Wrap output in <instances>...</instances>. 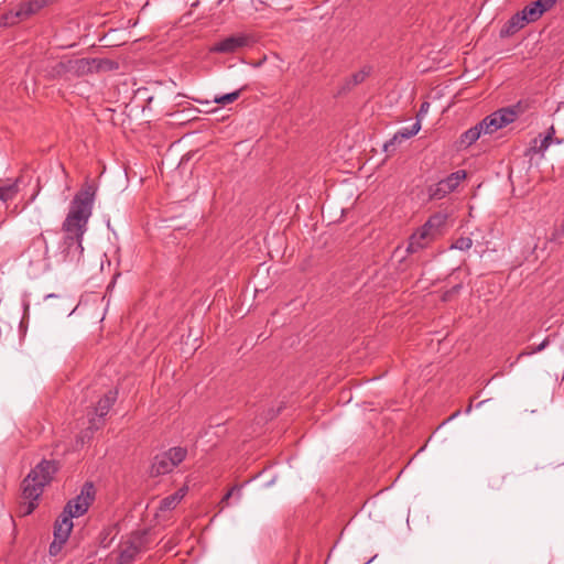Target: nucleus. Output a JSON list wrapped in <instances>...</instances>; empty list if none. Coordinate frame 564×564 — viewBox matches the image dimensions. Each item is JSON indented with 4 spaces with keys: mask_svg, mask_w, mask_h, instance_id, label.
<instances>
[{
    "mask_svg": "<svg viewBox=\"0 0 564 564\" xmlns=\"http://www.w3.org/2000/svg\"><path fill=\"white\" fill-rule=\"evenodd\" d=\"M33 243H39V245L43 246L44 247L45 258L50 259L47 241H46V238H45V236L43 234H40L37 237H35L34 240H33Z\"/></svg>",
    "mask_w": 564,
    "mask_h": 564,
    "instance_id": "nucleus-33",
    "label": "nucleus"
},
{
    "mask_svg": "<svg viewBox=\"0 0 564 564\" xmlns=\"http://www.w3.org/2000/svg\"><path fill=\"white\" fill-rule=\"evenodd\" d=\"M95 194L94 185L86 184L74 196L62 225L64 237L56 253L57 262L75 261L83 254V236L91 216Z\"/></svg>",
    "mask_w": 564,
    "mask_h": 564,
    "instance_id": "nucleus-1",
    "label": "nucleus"
},
{
    "mask_svg": "<svg viewBox=\"0 0 564 564\" xmlns=\"http://www.w3.org/2000/svg\"><path fill=\"white\" fill-rule=\"evenodd\" d=\"M234 490H235V488H231V489H230V490L225 495V497H224V498H223V500H221V502H223V503H227V501H228V500L230 499V497L232 496Z\"/></svg>",
    "mask_w": 564,
    "mask_h": 564,
    "instance_id": "nucleus-36",
    "label": "nucleus"
},
{
    "mask_svg": "<svg viewBox=\"0 0 564 564\" xmlns=\"http://www.w3.org/2000/svg\"><path fill=\"white\" fill-rule=\"evenodd\" d=\"M466 178L464 170L456 171L447 177L441 180L437 184L430 188V196L433 199H442L447 194L454 192L463 180Z\"/></svg>",
    "mask_w": 564,
    "mask_h": 564,
    "instance_id": "nucleus-7",
    "label": "nucleus"
},
{
    "mask_svg": "<svg viewBox=\"0 0 564 564\" xmlns=\"http://www.w3.org/2000/svg\"><path fill=\"white\" fill-rule=\"evenodd\" d=\"M73 518L68 517L64 512L56 520L54 525V538L67 541L73 530Z\"/></svg>",
    "mask_w": 564,
    "mask_h": 564,
    "instance_id": "nucleus-11",
    "label": "nucleus"
},
{
    "mask_svg": "<svg viewBox=\"0 0 564 564\" xmlns=\"http://www.w3.org/2000/svg\"><path fill=\"white\" fill-rule=\"evenodd\" d=\"M447 218H448L447 214L436 213V214L432 215L422 227L434 239L436 236H438L443 232V230L446 226V223H447Z\"/></svg>",
    "mask_w": 564,
    "mask_h": 564,
    "instance_id": "nucleus-9",
    "label": "nucleus"
},
{
    "mask_svg": "<svg viewBox=\"0 0 564 564\" xmlns=\"http://www.w3.org/2000/svg\"><path fill=\"white\" fill-rule=\"evenodd\" d=\"M57 469L56 462L43 459L23 479L22 497L28 501L24 514H30L34 510L35 501L43 494L44 487L52 481Z\"/></svg>",
    "mask_w": 564,
    "mask_h": 564,
    "instance_id": "nucleus-2",
    "label": "nucleus"
},
{
    "mask_svg": "<svg viewBox=\"0 0 564 564\" xmlns=\"http://www.w3.org/2000/svg\"><path fill=\"white\" fill-rule=\"evenodd\" d=\"M368 75H369V70L366 68L360 69L357 73L352 74L350 77H348L345 80L343 90H350L355 86L361 84L367 78Z\"/></svg>",
    "mask_w": 564,
    "mask_h": 564,
    "instance_id": "nucleus-19",
    "label": "nucleus"
},
{
    "mask_svg": "<svg viewBox=\"0 0 564 564\" xmlns=\"http://www.w3.org/2000/svg\"><path fill=\"white\" fill-rule=\"evenodd\" d=\"M15 194H17V188L14 185L0 187V200L3 203L13 199Z\"/></svg>",
    "mask_w": 564,
    "mask_h": 564,
    "instance_id": "nucleus-26",
    "label": "nucleus"
},
{
    "mask_svg": "<svg viewBox=\"0 0 564 564\" xmlns=\"http://www.w3.org/2000/svg\"><path fill=\"white\" fill-rule=\"evenodd\" d=\"M554 134H555V129L552 126L549 129V132L546 133V135L540 141V145L538 147V152L543 153L544 151L547 150V148L550 147V144L552 142Z\"/></svg>",
    "mask_w": 564,
    "mask_h": 564,
    "instance_id": "nucleus-27",
    "label": "nucleus"
},
{
    "mask_svg": "<svg viewBox=\"0 0 564 564\" xmlns=\"http://www.w3.org/2000/svg\"><path fill=\"white\" fill-rule=\"evenodd\" d=\"M45 3V0H33L30 2L21 3L17 11V17L26 18L37 12Z\"/></svg>",
    "mask_w": 564,
    "mask_h": 564,
    "instance_id": "nucleus-18",
    "label": "nucleus"
},
{
    "mask_svg": "<svg viewBox=\"0 0 564 564\" xmlns=\"http://www.w3.org/2000/svg\"><path fill=\"white\" fill-rule=\"evenodd\" d=\"M117 67L118 65L115 62L105 58H77L69 59L68 62L69 74L74 76H84L100 70H112Z\"/></svg>",
    "mask_w": 564,
    "mask_h": 564,
    "instance_id": "nucleus-3",
    "label": "nucleus"
},
{
    "mask_svg": "<svg viewBox=\"0 0 564 564\" xmlns=\"http://www.w3.org/2000/svg\"><path fill=\"white\" fill-rule=\"evenodd\" d=\"M556 3V0H536L534 7L543 15L546 11L551 10Z\"/></svg>",
    "mask_w": 564,
    "mask_h": 564,
    "instance_id": "nucleus-29",
    "label": "nucleus"
},
{
    "mask_svg": "<svg viewBox=\"0 0 564 564\" xmlns=\"http://www.w3.org/2000/svg\"><path fill=\"white\" fill-rule=\"evenodd\" d=\"M170 459L172 460L174 467L178 466L186 457L187 451L184 447H172L166 451Z\"/></svg>",
    "mask_w": 564,
    "mask_h": 564,
    "instance_id": "nucleus-22",
    "label": "nucleus"
},
{
    "mask_svg": "<svg viewBox=\"0 0 564 564\" xmlns=\"http://www.w3.org/2000/svg\"><path fill=\"white\" fill-rule=\"evenodd\" d=\"M494 113L497 118L498 127H500V128H503V127L508 126L509 123H512L518 117V111L511 107L501 108V109L495 111Z\"/></svg>",
    "mask_w": 564,
    "mask_h": 564,
    "instance_id": "nucleus-17",
    "label": "nucleus"
},
{
    "mask_svg": "<svg viewBox=\"0 0 564 564\" xmlns=\"http://www.w3.org/2000/svg\"><path fill=\"white\" fill-rule=\"evenodd\" d=\"M188 488L186 486L181 487L174 494L163 498L160 501L159 509L161 511H169L175 509V507L182 501V499L186 496Z\"/></svg>",
    "mask_w": 564,
    "mask_h": 564,
    "instance_id": "nucleus-13",
    "label": "nucleus"
},
{
    "mask_svg": "<svg viewBox=\"0 0 564 564\" xmlns=\"http://www.w3.org/2000/svg\"><path fill=\"white\" fill-rule=\"evenodd\" d=\"M68 62L69 59L56 62L47 69V76H50L51 78H56L69 74Z\"/></svg>",
    "mask_w": 564,
    "mask_h": 564,
    "instance_id": "nucleus-20",
    "label": "nucleus"
},
{
    "mask_svg": "<svg viewBox=\"0 0 564 564\" xmlns=\"http://www.w3.org/2000/svg\"><path fill=\"white\" fill-rule=\"evenodd\" d=\"M479 123L485 134H491L497 130L501 129L500 127H498V121L495 113L487 116Z\"/></svg>",
    "mask_w": 564,
    "mask_h": 564,
    "instance_id": "nucleus-21",
    "label": "nucleus"
},
{
    "mask_svg": "<svg viewBox=\"0 0 564 564\" xmlns=\"http://www.w3.org/2000/svg\"><path fill=\"white\" fill-rule=\"evenodd\" d=\"M147 532H133L120 544L119 564H131L135 556L148 545Z\"/></svg>",
    "mask_w": 564,
    "mask_h": 564,
    "instance_id": "nucleus-4",
    "label": "nucleus"
},
{
    "mask_svg": "<svg viewBox=\"0 0 564 564\" xmlns=\"http://www.w3.org/2000/svg\"><path fill=\"white\" fill-rule=\"evenodd\" d=\"M95 488L91 482H86L79 495L69 500L64 508V513L70 518L82 517L87 512L95 499Z\"/></svg>",
    "mask_w": 564,
    "mask_h": 564,
    "instance_id": "nucleus-5",
    "label": "nucleus"
},
{
    "mask_svg": "<svg viewBox=\"0 0 564 564\" xmlns=\"http://www.w3.org/2000/svg\"><path fill=\"white\" fill-rule=\"evenodd\" d=\"M432 240L433 238L430 236V234L426 230H424L423 227H421L410 237L406 250L410 253H414L420 249L426 247Z\"/></svg>",
    "mask_w": 564,
    "mask_h": 564,
    "instance_id": "nucleus-10",
    "label": "nucleus"
},
{
    "mask_svg": "<svg viewBox=\"0 0 564 564\" xmlns=\"http://www.w3.org/2000/svg\"><path fill=\"white\" fill-rule=\"evenodd\" d=\"M462 289V285L460 284H456L454 285L451 290L446 291L442 299L443 301H448L454 294H457Z\"/></svg>",
    "mask_w": 564,
    "mask_h": 564,
    "instance_id": "nucleus-34",
    "label": "nucleus"
},
{
    "mask_svg": "<svg viewBox=\"0 0 564 564\" xmlns=\"http://www.w3.org/2000/svg\"><path fill=\"white\" fill-rule=\"evenodd\" d=\"M541 17V13L534 7V2H531L509 20V26L512 30H520L528 23L538 21Z\"/></svg>",
    "mask_w": 564,
    "mask_h": 564,
    "instance_id": "nucleus-8",
    "label": "nucleus"
},
{
    "mask_svg": "<svg viewBox=\"0 0 564 564\" xmlns=\"http://www.w3.org/2000/svg\"><path fill=\"white\" fill-rule=\"evenodd\" d=\"M494 113L497 118L498 127H500V128H503V127L508 126L509 123H512L518 117V111L511 107L501 108V109L495 111Z\"/></svg>",
    "mask_w": 564,
    "mask_h": 564,
    "instance_id": "nucleus-16",
    "label": "nucleus"
},
{
    "mask_svg": "<svg viewBox=\"0 0 564 564\" xmlns=\"http://www.w3.org/2000/svg\"><path fill=\"white\" fill-rule=\"evenodd\" d=\"M429 109H430V104L427 101L422 102L420 110L416 115V120L420 119V121H421L422 118L427 113Z\"/></svg>",
    "mask_w": 564,
    "mask_h": 564,
    "instance_id": "nucleus-35",
    "label": "nucleus"
},
{
    "mask_svg": "<svg viewBox=\"0 0 564 564\" xmlns=\"http://www.w3.org/2000/svg\"><path fill=\"white\" fill-rule=\"evenodd\" d=\"M481 133H484V131L480 123L471 127L460 135L458 141L459 148L466 149L470 147L480 138Z\"/></svg>",
    "mask_w": 564,
    "mask_h": 564,
    "instance_id": "nucleus-15",
    "label": "nucleus"
},
{
    "mask_svg": "<svg viewBox=\"0 0 564 564\" xmlns=\"http://www.w3.org/2000/svg\"><path fill=\"white\" fill-rule=\"evenodd\" d=\"M239 96H240V90H236V91H232L229 94L215 96L214 102L225 106V105L235 102L239 98Z\"/></svg>",
    "mask_w": 564,
    "mask_h": 564,
    "instance_id": "nucleus-23",
    "label": "nucleus"
},
{
    "mask_svg": "<svg viewBox=\"0 0 564 564\" xmlns=\"http://www.w3.org/2000/svg\"><path fill=\"white\" fill-rule=\"evenodd\" d=\"M252 44V37L247 34H235L216 42L212 47V53L232 54L240 48Z\"/></svg>",
    "mask_w": 564,
    "mask_h": 564,
    "instance_id": "nucleus-6",
    "label": "nucleus"
},
{
    "mask_svg": "<svg viewBox=\"0 0 564 564\" xmlns=\"http://www.w3.org/2000/svg\"><path fill=\"white\" fill-rule=\"evenodd\" d=\"M174 465L170 459L166 452L159 454L154 457L152 463V474L153 475H165L171 473L174 469Z\"/></svg>",
    "mask_w": 564,
    "mask_h": 564,
    "instance_id": "nucleus-12",
    "label": "nucleus"
},
{
    "mask_svg": "<svg viewBox=\"0 0 564 564\" xmlns=\"http://www.w3.org/2000/svg\"><path fill=\"white\" fill-rule=\"evenodd\" d=\"M459 415V411H456L455 413H453L449 417V420L454 419V417H457Z\"/></svg>",
    "mask_w": 564,
    "mask_h": 564,
    "instance_id": "nucleus-38",
    "label": "nucleus"
},
{
    "mask_svg": "<svg viewBox=\"0 0 564 564\" xmlns=\"http://www.w3.org/2000/svg\"><path fill=\"white\" fill-rule=\"evenodd\" d=\"M117 399L116 391H108L97 403L95 408V414L101 419L108 414L109 410L113 405Z\"/></svg>",
    "mask_w": 564,
    "mask_h": 564,
    "instance_id": "nucleus-14",
    "label": "nucleus"
},
{
    "mask_svg": "<svg viewBox=\"0 0 564 564\" xmlns=\"http://www.w3.org/2000/svg\"><path fill=\"white\" fill-rule=\"evenodd\" d=\"M473 240L469 237H459L457 238L454 243L452 245L453 249H457L460 251H467L471 248Z\"/></svg>",
    "mask_w": 564,
    "mask_h": 564,
    "instance_id": "nucleus-25",
    "label": "nucleus"
},
{
    "mask_svg": "<svg viewBox=\"0 0 564 564\" xmlns=\"http://www.w3.org/2000/svg\"><path fill=\"white\" fill-rule=\"evenodd\" d=\"M506 476L503 475H494L490 479H489V486L492 488V489H500L501 488V485L505 480Z\"/></svg>",
    "mask_w": 564,
    "mask_h": 564,
    "instance_id": "nucleus-32",
    "label": "nucleus"
},
{
    "mask_svg": "<svg viewBox=\"0 0 564 564\" xmlns=\"http://www.w3.org/2000/svg\"><path fill=\"white\" fill-rule=\"evenodd\" d=\"M421 130L420 119L416 120L410 128H402L398 131L400 133L401 139L408 140L414 137Z\"/></svg>",
    "mask_w": 564,
    "mask_h": 564,
    "instance_id": "nucleus-24",
    "label": "nucleus"
},
{
    "mask_svg": "<svg viewBox=\"0 0 564 564\" xmlns=\"http://www.w3.org/2000/svg\"><path fill=\"white\" fill-rule=\"evenodd\" d=\"M66 543V541L54 538L53 542L50 545V555L56 556L63 549V545Z\"/></svg>",
    "mask_w": 564,
    "mask_h": 564,
    "instance_id": "nucleus-31",
    "label": "nucleus"
},
{
    "mask_svg": "<svg viewBox=\"0 0 564 564\" xmlns=\"http://www.w3.org/2000/svg\"><path fill=\"white\" fill-rule=\"evenodd\" d=\"M90 427L93 429H97L98 426L95 424V420H90Z\"/></svg>",
    "mask_w": 564,
    "mask_h": 564,
    "instance_id": "nucleus-39",
    "label": "nucleus"
},
{
    "mask_svg": "<svg viewBox=\"0 0 564 564\" xmlns=\"http://www.w3.org/2000/svg\"><path fill=\"white\" fill-rule=\"evenodd\" d=\"M471 409H473V405H471V403H469V405L467 406V409H466V411H465V412H466L467 414H469V413L471 412Z\"/></svg>",
    "mask_w": 564,
    "mask_h": 564,
    "instance_id": "nucleus-37",
    "label": "nucleus"
},
{
    "mask_svg": "<svg viewBox=\"0 0 564 564\" xmlns=\"http://www.w3.org/2000/svg\"><path fill=\"white\" fill-rule=\"evenodd\" d=\"M404 140L401 139L400 133L398 131L394 135L384 143L383 149L386 152L394 151L398 144H401Z\"/></svg>",
    "mask_w": 564,
    "mask_h": 564,
    "instance_id": "nucleus-30",
    "label": "nucleus"
},
{
    "mask_svg": "<svg viewBox=\"0 0 564 564\" xmlns=\"http://www.w3.org/2000/svg\"><path fill=\"white\" fill-rule=\"evenodd\" d=\"M549 345V339L545 338L540 345L535 346V347H530L529 350H523L521 351L519 355H518V358L517 360H520L522 357L524 356H530V355H533V354H536V352H540L542 351L543 349H545Z\"/></svg>",
    "mask_w": 564,
    "mask_h": 564,
    "instance_id": "nucleus-28",
    "label": "nucleus"
}]
</instances>
